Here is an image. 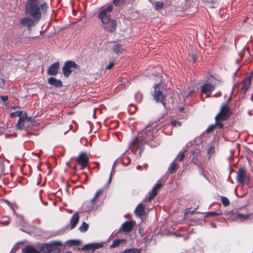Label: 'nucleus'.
I'll return each instance as SVG.
<instances>
[{
    "label": "nucleus",
    "instance_id": "1",
    "mask_svg": "<svg viewBox=\"0 0 253 253\" xmlns=\"http://www.w3.org/2000/svg\"><path fill=\"white\" fill-rule=\"evenodd\" d=\"M48 7L46 2L41 3L38 0H28L25 7L26 14L32 17L38 22L42 17L41 10L45 13Z\"/></svg>",
    "mask_w": 253,
    "mask_h": 253
},
{
    "label": "nucleus",
    "instance_id": "2",
    "mask_svg": "<svg viewBox=\"0 0 253 253\" xmlns=\"http://www.w3.org/2000/svg\"><path fill=\"white\" fill-rule=\"evenodd\" d=\"M155 126H148L138 133L139 140L142 141V143L145 144L154 139V133L157 131Z\"/></svg>",
    "mask_w": 253,
    "mask_h": 253
},
{
    "label": "nucleus",
    "instance_id": "3",
    "mask_svg": "<svg viewBox=\"0 0 253 253\" xmlns=\"http://www.w3.org/2000/svg\"><path fill=\"white\" fill-rule=\"evenodd\" d=\"M59 242H55L51 244H43L40 247L41 253H60V251L56 245H61Z\"/></svg>",
    "mask_w": 253,
    "mask_h": 253
},
{
    "label": "nucleus",
    "instance_id": "4",
    "mask_svg": "<svg viewBox=\"0 0 253 253\" xmlns=\"http://www.w3.org/2000/svg\"><path fill=\"white\" fill-rule=\"evenodd\" d=\"M154 91L153 94L154 99L157 102H162L164 99V95L163 93L164 87L162 83L155 85L154 87Z\"/></svg>",
    "mask_w": 253,
    "mask_h": 253
},
{
    "label": "nucleus",
    "instance_id": "5",
    "mask_svg": "<svg viewBox=\"0 0 253 253\" xmlns=\"http://www.w3.org/2000/svg\"><path fill=\"white\" fill-rule=\"evenodd\" d=\"M73 69H78V65L72 61L65 62L62 68L63 74L64 77H69L72 72Z\"/></svg>",
    "mask_w": 253,
    "mask_h": 253
},
{
    "label": "nucleus",
    "instance_id": "6",
    "mask_svg": "<svg viewBox=\"0 0 253 253\" xmlns=\"http://www.w3.org/2000/svg\"><path fill=\"white\" fill-rule=\"evenodd\" d=\"M113 10V5H110L102 9L98 14V17L102 23L108 22L110 20L111 12Z\"/></svg>",
    "mask_w": 253,
    "mask_h": 253
},
{
    "label": "nucleus",
    "instance_id": "7",
    "mask_svg": "<svg viewBox=\"0 0 253 253\" xmlns=\"http://www.w3.org/2000/svg\"><path fill=\"white\" fill-rule=\"evenodd\" d=\"M104 244L105 242L88 244L84 246L82 250L86 253H92L95 250L103 248Z\"/></svg>",
    "mask_w": 253,
    "mask_h": 253
},
{
    "label": "nucleus",
    "instance_id": "8",
    "mask_svg": "<svg viewBox=\"0 0 253 253\" xmlns=\"http://www.w3.org/2000/svg\"><path fill=\"white\" fill-rule=\"evenodd\" d=\"M216 119L219 118L221 120H226L229 117V108L227 105H223L220 110L219 112L215 116Z\"/></svg>",
    "mask_w": 253,
    "mask_h": 253
},
{
    "label": "nucleus",
    "instance_id": "9",
    "mask_svg": "<svg viewBox=\"0 0 253 253\" xmlns=\"http://www.w3.org/2000/svg\"><path fill=\"white\" fill-rule=\"evenodd\" d=\"M102 27L109 32H114L117 28L116 21L113 19H110L108 22L102 23Z\"/></svg>",
    "mask_w": 253,
    "mask_h": 253
},
{
    "label": "nucleus",
    "instance_id": "10",
    "mask_svg": "<svg viewBox=\"0 0 253 253\" xmlns=\"http://www.w3.org/2000/svg\"><path fill=\"white\" fill-rule=\"evenodd\" d=\"M77 160L78 164L81 166L82 169H84L87 166L89 158L86 153L82 152L77 158Z\"/></svg>",
    "mask_w": 253,
    "mask_h": 253
},
{
    "label": "nucleus",
    "instance_id": "11",
    "mask_svg": "<svg viewBox=\"0 0 253 253\" xmlns=\"http://www.w3.org/2000/svg\"><path fill=\"white\" fill-rule=\"evenodd\" d=\"M237 180L238 183H244L248 180V176L243 168H240L237 175Z\"/></svg>",
    "mask_w": 253,
    "mask_h": 253
},
{
    "label": "nucleus",
    "instance_id": "12",
    "mask_svg": "<svg viewBox=\"0 0 253 253\" xmlns=\"http://www.w3.org/2000/svg\"><path fill=\"white\" fill-rule=\"evenodd\" d=\"M214 89L215 86L210 83L206 84L201 86V92L206 94L207 97L211 96L209 93L213 91Z\"/></svg>",
    "mask_w": 253,
    "mask_h": 253
},
{
    "label": "nucleus",
    "instance_id": "13",
    "mask_svg": "<svg viewBox=\"0 0 253 253\" xmlns=\"http://www.w3.org/2000/svg\"><path fill=\"white\" fill-rule=\"evenodd\" d=\"M60 63L59 62H55L51 64L47 71V74L50 76H55L57 74L59 69Z\"/></svg>",
    "mask_w": 253,
    "mask_h": 253
},
{
    "label": "nucleus",
    "instance_id": "14",
    "mask_svg": "<svg viewBox=\"0 0 253 253\" xmlns=\"http://www.w3.org/2000/svg\"><path fill=\"white\" fill-rule=\"evenodd\" d=\"M6 204L8 205L9 208L12 210L13 214H16L18 218L19 219V226L25 227L27 225V223L26 221L24 220L23 217L21 215H18L16 214V212L14 210L12 204L8 201H5Z\"/></svg>",
    "mask_w": 253,
    "mask_h": 253
},
{
    "label": "nucleus",
    "instance_id": "15",
    "mask_svg": "<svg viewBox=\"0 0 253 253\" xmlns=\"http://www.w3.org/2000/svg\"><path fill=\"white\" fill-rule=\"evenodd\" d=\"M145 206L143 204L140 203L137 205L134 210V213L137 216L142 218L145 214Z\"/></svg>",
    "mask_w": 253,
    "mask_h": 253
},
{
    "label": "nucleus",
    "instance_id": "16",
    "mask_svg": "<svg viewBox=\"0 0 253 253\" xmlns=\"http://www.w3.org/2000/svg\"><path fill=\"white\" fill-rule=\"evenodd\" d=\"M48 83L57 88L61 87L63 86L62 82L61 80L56 79L54 77H50L47 80Z\"/></svg>",
    "mask_w": 253,
    "mask_h": 253
},
{
    "label": "nucleus",
    "instance_id": "17",
    "mask_svg": "<svg viewBox=\"0 0 253 253\" xmlns=\"http://www.w3.org/2000/svg\"><path fill=\"white\" fill-rule=\"evenodd\" d=\"M251 76H248L245 78L241 83V89L243 90L245 92L246 91L251 85Z\"/></svg>",
    "mask_w": 253,
    "mask_h": 253
},
{
    "label": "nucleus",
    "instance_id": "18",
    "mask_svg": "<svg viewBox=\"0 0 253 253\" xmlns=\"http://www.w3.org/2000/svg\"><path fill=\"white\" fill-rule=\"evenodd\" d=\"M144 144L143 143H142V141H140L139 137H136L132 140V141L130 143L129 146L131 148L136 149H141V145Z\"/></svg>",
    "mask_w": 253,
    "mask_h": 253
},
{
    "label": "nucleus",
    "instance_id": "19",
    "mask_svg": "<svg viewBox=\"0 0 253 253\" xmlns=\"http://www.w3.org/2000/svg\"><path fill=\"white\" fill-rule=\"evenodd\" d=\"M34 20L29 17H25L21 19L20 23L21 25L26 26L30 29L34 25Z\"/></svg>",
    "mask_w": 253,
    "mask_h": 253
},
{
    "label": "nucleus",
    "instance_id": "20",
    "mask_svg": "<svg viewBox=\"0 0 253 253\" xmlns=\"http://www.w3.org/2000/svg\"><path fill=\"white\" fill-rule=\"evenodd\" d=\"M132 223L129 221H126L122 225L120 230L124 232L129 233L132 230Z\"/></svg>",
    "mask_w": 253,
    "mask_h": 253
},
{
    "label": "nucleus",
    "instance_id": "21",
    "mask_svg": "<svg viewBox=\"0 0 253 253\" xmlns=\"http://www.w3.org/2000/svg\"><path fill=\"white\" fill-rule=\"evenodd\" d=\"M79 220V215L78 212H75L70 220L71 229L74 228Z\"/></svg>",
    "mask_w": 253,
    "mask_h": 253
},
{
    "label": "nucleus",
    "instance_id": "22",
    "mask_svg": "<svg viewBox=\"0 0 253 253\" xmlns=\"http://www.w3.org/2000/svg\"><path fill=\"white\" fill-rule=\"evenodd\" d=\"M25 119L23 117H20L19 118L18 122L16 125V127L17 129H22L25 128L24 123Z\"/></svg>",
    "mask_w": 253,
    "mask_h": 253
},
{
    "label": "nucleus",
    "instance_id": "23",
    "mask_svg": "<svg viewBox=\"0 0 253 253\" xmlns=\"http://www.w3.org/2000/svg\"><path fill=\"white\" fill-rule=\"evenodd\" d=\"M113 51L117 54L122 53L124 51V48L120 44H115L112 48Z\"/></svg>",
    "mask_w": 253,
    "mask_h": 253
},
{
    "label": "nucleus",
    "instance_id": "24",
    "mask_svg": "<svg viewBox=\"0 0 253 253\" xmlns=\"http://www.w3.org/2000/svg\"><path fill=\"white\" fill-rule=\"evenodd\" d=\"M178 167V165L175 161H173V162L171 164L170 167L169 168V171L170 173H173L176 171Z\"/></svg>",
    "mask_w": 253,
    "mask_h": 253
},
{
    "label": "nucleus",
    "instance_id": "25",
    "mask_svg": "<svg viewBox=\"0 0 253 253\" xmlns=\"http://www.w3.org/2000/svg\"><path fill=\"white\" fill-rule=\"evenodd\" d=\"M22 253H40V252L32 246H27L22 251Z\"/></svg>",
    "mask_w": 253,
    "mask_h": 253
},
{
    "label": "nucleus",
    "instance_id": "26",
    "mask_svg": "<svg viewBox=\"0 0 253 253\" xmlns=\"http://www.w3.org/2000/svg\"><path fill=\"white\" fill-rule=\"evenodd\" d=\"M164 4V2H163L162 1H156L154 3V8L156 10H159L163 7Z\"/></svg>",
    "mask_w": 253,
    "mask_h": 253
},
{
    "label": "nucleus",
    "instance_id": "27",
    "mask_svg": "<svg viewBox=\"0 0 253 253\" xmlns=\"http://www.w3.org/2000/svg\"><path fill=\"white\" fill-rule=\"evenodd\" d=\"M157 190L153 187L152 191L149 192V196L148 197V201H150L152 198H153L157 194Z\"/></svg>",
    "mask_w": 253,
    "mask_h": 253
},
{
    "label": "nucleus",
    "instance_id": "28",
    "mask_svg": "<svg viewBox=\"0 0 253 253\" xmlns=\"http://www.w3.org/2000/svg\"><path fill=\"white\" fill-rule=\"evenodd\" d=\"M204 214H205V217H209V216H218V215H221L222 214L221 212H217V211H210V212H205Z\"/></svg>",
    "mask_w": 253,
    "mask_h": 253
},
{
    "label": "nucleus",
    "instance_id": "29",
    "mask_svg": "<svg viewBox=\"0 0 253 253\" xmlns=\"http://www.w3.org/2000/svg\"><path fill=\"white\" fill-rule=\"evenodd\" d=\"M234 216L240 218L241 220H245L249 218L250 214H244L240 213H236L234 214Z\"/></svg>",
    "mask_w": 253,
    "mask_h": 253
},
{
    "label": "nucleus",
    "instance_id": "30",
    "mask_svg": "<svg viewBox=\"0 0 253 253\" xmlns=\"http://www.w3.org/2000/svg\"><path fill=\"white\" fill-rule=\"evenodd\" d=\"M123 240L121 239H116L115 240L113 243L110 245V248L111 249L115 248L118 247L121 242H122Z\"/></svg>",
    "mask_w": 253,
    "mask_h": 253
},
{
    "label": "nucleus",
    "instance_id": "31",
    "mask_svg": "<svg viewBox=\"0 0 253 253\" xmlns=\"http://www.w3.org/2000/svg\"><path fill=\"white\" fill-rule=\"evenodd\" d=\"M102 193H103L102 189L98 190L95 194L93 198L90 200V202L91 203H94L96 201V200L98 198V197L100 196V195Z\"/></svg>",
    "mask_w": 253,
    "mask_h": 253
},
{
    "label": "nucleus",
    "instance_id": "32",
    "mask_svg": "<svg viewBox=\"0 0 253 253\" xmlns=\"http://www.w3.org/2000/svg\"><path fill=\"white\" fill-rule=\"evenodd\" d=\"M88 228V225L85 222H84L82 225L79 227V230L81 232H85Z\"/></svg>",
    "mask_w": 253,
    "mask_h": 253
},
{
    "label": "nucleus",
    "instance_id": "33",
    "mask_svg": "<svg viewBox=\"0 0 253 253\" xmlns=\"http://www.w3.org/2000/svg\"><path fill=\"white\" fill-rule=\"evenodd\" d=\"M184 156V153L183 152H180L174 161L181 162L183 160Z\"/></svg>",
    "mask_w": 253,
    "mask_h": 253
},
{
    "label": "nucleus",
    "instance_id": "34",
    "mask_svg": "<svg viewBox=\"0 0 253 253\" xmlns=\"http://www.w3.org/2000/svg\"><path fill=\"white\" fill-rule=\"evenodd\" d=\"M125 0H113V3L116 6H120L125 4Z\"/></svg>",
    "mask_w": 253,
    "mask_h": 253
},
{
    "label": "nucleus",
    "instance_id": "35",
    "mask_svg": "<svg viewBox=\"0 0 253 253\" xmlns=\"http://www.w3.org/2000/svg\"><path fill=\"white\" fill-rule=\"evenodd\" d=\"M22 112L21 111H17L16 112L11 113L10 114L11 118H15L16 117H19V118L22 117Z\"/></svg>",
    "mask_w": 253,
    "mask_h": 253
},
{
    "label": "nucleus",
    "instance_id": "36",
    "mask_svg": "<svg viewBox=\"0 0 253 253\" xmlns=\"http://www.w3.org/2000/svg\"><path fill=\"white\" fill-rule=\"evenodd\" d=\"M221 201L224 206H227L230 204L229 200L225 197H221Z\"/></svg>",
    "mask_w": 253,
    "mask_h": 253
},
{
    "label": "nucleus",
    "instance_id": "37",
    "mask_svg": "<svg viewBox=\"0 0 253 253\" xmlns=\"http://www.w3.org/2000/svg\"><path fill=\"white\" fill-rule=\"evenodd\" d=\"M215 125L218 126L219 128H222L223 126V124L221 122H220V121L222 120H220V119H219V118L216 119V117H215Z\"/></svg>",
    "mask_w": 253,
    "mask_h": 253
},
{
    "label": "nucleus",
    "instance_id": "38",
    "mask_svg": "<svg viewBox=\"0 0 253 253\" xmlns=\"http://www.w3.org/2000/svg\"><path fill=\"white\" fill-rule=\"evenodd\" d=\"M135 98L136 101L140 102L142 98V94L139 92L136 93V94H135Z\"/></svg>",
    "mask_w": 253,
    "mask_h": 253
},
{
    "label": "nucleus",
    "instance_id": "39",
    "mask_svg": "<svg viewBox=\"0 0 253 253\" xmlns=\"http://www.w3.org/2000/svg\"><path fill=\"white\" fill-rule=\"evenodd\" d=\"M67 243L71 246L78 245L80 244V241L79 240H72L68 241Z\"/></svg>",
    "mask_w": 253,
    "mask_h": 253
},
{
    "label": "nucleus",
    "instance_id": "40",
    "mask_svg": "<svg viewBox=\"0 0 253 253\" xmlns=\"http://www.w3.org/2000/svg\"><path fill=\"white\" fill-rule=\"evenodd\" d=\"M171 123L174 126H180L181 125V124L180 122H178L174 119H171Z\"/></svg>",
    "mask_w": 253,
    "mask_h": 253
},
{
    "label": "nucleus",
    "instance_id": "41",
    "mask_svg": "<svg viewBox=\"0 0 253 253\" xmlns=\"http://www.w3.org/2000/svg\"><path fill=\"white\" fill-rule=\"evenodd\" d=\"M116 162H115L114 163V165L113 166V168H112V171L110 173V177H109V180H108V184H109L111 181V180H112V175L113 174H114V172L115 171H114V166H115V165L116 164Z\"/></svg>",
    "mask_w": 253,
    "mask_h": 253
},
{
    "label": "nucleus",
    "instance_id": "42",
    "mask_svg": "<svg viewBox=\"0 0 253 253\" xmlns=\"http://www.w3.org/2000/svg\"><path fill=\"white\" fill-rule=\"evenodd\" d=\"M214 147L211 146L210 147V148L208 150V153L209 155H212L214 152Z\"/></svg>",
    "mask_w": 253,
    "mask_h": 253
},
{
    "label": "nucleus",
    "instance_id": "43",
    "mask_svg": "<svg viewBox=\"0 0 253 253\" xmlns=\"http://www.w3.org/2000/svg\"><path fill=\"white\" fill-rule=\"evenodd\" d=\"M0 99L3 102H6L8 99V96L7 95H2L0 96Z\"/></svg>",
    "mask_w": 253,
    "mask_h": 253
},
{
    "label": "nucleus",
    "instance_id": "44",
    "mask_svg": "<svg viewBox=\"0 0 253 253\" xmlns=\"http://www.w3.org/2000/svg\"><path fill=\"white\" fill-rule=\"evenodd\" d=\"M214 128V125H211L209 126L206 129V131L207 132H210L213 130V129Z\"/></svg>",
    "mask_w": 253,
    "mask_h": 253
},
{
    "label": "nucleus",
    "instance_id": "45",
    "mask_svg": "<svg viewBox=\"0 0 253 253\" xmlns=\"http://www.w3.org/2000/svg\"><path fill=\"white\" fill-rule=\"evenodd\" d=\"M114 65V63L113 62H110L106 67V69L107 70L111 69Z\"/></svg>",
    "mask_w": 253,
    "mask_h": 253
},
{
    "label": "nucleus",
    "instance_id": "46",
    "mask_svg": "<svg viewBox=\"0 0 253 253\" xmlns=\"http://www.w3.org/2000/svg\"><path fill=\"white\" fill-rule=\"evenodd\" d=\"M162 186V185L161 183H158V184H156L154 187H155V189L158 190Z\"/></svg>",
    "mask_w": 253,
    "mask_h": 253
},
{
    "label": "nucleus",
    "instance_id": "47",
    "mask_svg": "<svg viewBox=\"0 0 253 253\" xmlns=\"http://www.w3.org/2000/svg\"><path fill=\"white\" fill-rule=\"evenodd\" d=\"M1 224H2L4 225H7L9 224V221H3V222H1Z\"/></svg>",
    "mask_w": 253,
    "mask_h": 253
},
{
    "label": "nucleus",
    "instance_id": "48",
    "mask_svg": "<svg viewBox=\"0 0 253 253\" xmlns=\"http://www.w3.org/2000/svg\"><path fill=\"white\" fill-rule=\"evenodd\" d=\"M17 248H13V249L11 250V253H15L16 251H17Z\"/></svg>",
    "mask_w": 253,
    "mask_h": 253
},
{
    "label": "nucleus",
    "instance_id": "49",
    "mask_svg": "<svg viewBox=\"0 0 253 253\" xmlns=\"http://www.w3.org/2000/svg\"><path fill=\"white\" fill-rule=\"evenodd\" d=\"M192 59L193 62H194L196 61V58L194 56H193Z\"/></svg>",
    "mask_w": 253,
    "mask_h": 253
},
{
    "label": "nucleus",
    "instance_id": "50",
    "mask_svg": "<svg viewBox=\"0 0 253 253\" xmlns=\"http://www.w3.org/2000/svg\"><path fill=\"white\" fill-rule=\"evenodd\" d=\"M142 168V167L140 166H138L136 168L137 169H140Z\"/></svg>",
    "mask_w": 253,
    "mask_h": 253
},
{
    "label": "nucleus",
    "instance_id": "51",
    "mask_svg": "<svg viewBox=\"0 0 253 253\" xmlns=\"http://www.w3.org/2000/svg\"><path fill=\"white\" fill-rule=\"evenodd\" d=\"M0 80H1V82L2 84H4V80L3 79H1L0 78Z\"/></svg>",
    "mask_w": 253,
    "mask_h": 253
},
{
    "label": "nucleus",
    "instance_id": "52",
    "mask_svg": "<svg viewBox=\"0 0 253 253\" xmlns=\"http://www.w3.org/2000/svg\"><path fill=\"white\" fill-rule=\"evenodd\" d=\"M194 212H195V210H194V211H191V214H194Z\"/></svg>",
    "mask_w": 253,
    "mask_h": 253
},
{
    "label": "nucleus",
    "instance_id": "53",
    "mask_svg": "<svg viewBox=\"0 0 253 253\" xmlns=\"http://www.w3.org/2000/svg\"><path fill=\"white\" fill-rule=\"evenodd\" d=\"M212 227H216L215 224H211Z\"/></svg>",
    "mask_w": 253,
    "mask_h": 253
},
{
    "label": "nucleus",
    "instance_id": "54",
    "mask_svg": "<svg viewBox=\"0 0 253 253\" xmlns=\"http://www.w3.org/2000/svg\"><path fill=\"white\" fill-rule=\"evenodd\" d=\"M188 212V209H187V210H186V211H185V212Z\"/></svg>",
    "mask_w": 253,
    "mask_h": 253
},
{
    "label": "nucleus",
    "instance_id": "55",
    "mask_svg": "<svg viewBox=\"0 0 253 253\" xmlns=\"http://www.w3.org/2000/svg\"><path fill=\"white\" fill-rule=\"evenodd\" d=\"M183 109V108H180V110H181V111H182Z\"/></svg>",
    "mask_w": 253,
    "mask_h": 253
},
{
    "label": "nucleus",
    "instance_id": "56",
    "mask_svg": "<svg viewBox=\"0 0 253 253\" xmlns=\"http://www.w3.org/2000/svg\"><path fill=\"white\" fill-rule=\"evenodd\" d=\"M233 89L232 90L231 94L233 93Z\"/></svg>",
    "mask_w": 253,
    "mask_h": 253
},
{
    "label": "nucleus",
    "instance_id": "57",
    "mask_svg": "<svg viewBox=\"0 0 253 253\" xmlns=\"http://www.w3.org/2000/svg\"><path fill=\"white\" fill-rule=\"evenodd\" d=\"M194 91H190V94L192 93V92H193Z\"/></svg>",
    "mask_w": 253,
    "mask_h": 253
},
{
    "label": "nucleus",
    "instance_id": "58",
    "mask_svg": "<svg viewBox=\"0 0 253 253\" xmlns=\"http://www.w3.org/2000/svg\"><path fill=\"white\" fill-rule=\"evenodd\" d=\"M10 253H11V252H10Z\"/></svg>",
    "mask_w": 253,
    "mask_h": 253
}]
</instances>
